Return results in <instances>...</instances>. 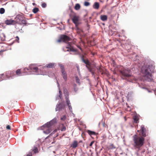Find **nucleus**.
Here are the masks:
<instances>
[{"label":"nucleus","mask_w":156,"mask_h":156,"mask_svg":"<svg viewBox=\"0 0 156 156\" xmlns=\"http://www.w3.org/2000/svg\"><path fill=\"white\" fill-rule=\"evenodd\" d=\"M140 127L142 136H138L136 134L133 137V143L132 145L134 149L137 151L136 154L137 155L138 154V152L141 150V148L144 145L145 141L144 137L146 136V129L144 126L142 125Z\"/></svg>","instance_id":"f257e3e1"},{"label":"nucleus","mask_w":156,"mask_h":156,"mask_svg":"<svg viewBox=\"0 0 156 156\" xmlns=\"http://www.w3.org/2000/svg\"><path fill=\"white\" fill-rule=\"evenodd\" d=\"M15 19V22L20 24L26 25L27 24L25 18L23 14L17 15Z\"/></svg>","instance_id":"f03ea898"},{"label":"nucleus","mask_w":156,"mask_h":156,"mask_svg":"<svg viewBox=\"0 0 156 156\" xmlns=\"http://www.w3.org/2000/svg\"><path fill=\"white\" fill-rule=\"evenodd\" d=\"M149 71H151L150 69H142L141 72L143 74V76L147 78L146 80L147 81H153L151 73Z\"/></svg>","instance_id":"7ed1b4c3"},{"label":"nucleus","mask_w":156,"mask_h":156,"mask_svg":"<svg viewBox=\"0 0 156 156\" xmlns=\"http://www.w3.org/2000/svg\"><path fill=\"white\" fill-rule=\"evenodd\" d=\"M70 38L68 36L64 35H61L59 39L57 40V41L59 43L61 42L62 41L66 43L70 41Z\"/></svg>","instance_id":"20e7f679"},{"label":"nucleus","mask_w":156,"mask_h":156,"mask_svg":"<svg viewBox=\"0 0 156 156\" xmlns=\"http://www.w3.org/2000/svg\"><path fill=\"white\" fill-rule=\"evenodd\" d=\"M80 20V18L79 16L76 15L73 16L72 18L73 22L77 26L79 24V21Z\"/></svg>","instance_id":"39448f33"},{"label":"nucleus","mask_w":156,"mask_h":156,"mask_svg":"<svg viewBox=\"0 0 156 156\" xmlns=\"http://www.w3.org/2000/svg\"><path fill=\"white\" fill-rule=\"evenodd\" d=\"M130 70H126L125 69L122 71H121L122 75L125 77H129L131 76V75L129 73Z\"/></svg>","instance_id":"423d86ee"},{"label":"nucleus","mask_w":156,"mask_h":156,"mask_svg":"<svg viewBox=\"0 0 156 156\" xmlns=\"http://www.w3.org/2000/svg\"><path fill=\"white\" fill-rule=\"evenodd\" d=\"M65 107V105L62 103H59L56 105L55 108V111H60L61 110L63 109Z\"/></svg>","instance_id":"0eeeda50"},{"label":"nucleus","mask_w":156,"mask_h":156,"mask_svg":"<svg viewBox=\"0 0 156 156\" xmlns=\"http://www.w3.org/2000/svg\"><path fill=\"white\" fill-rule=\"evenodd\" d=\"M44 126L46 127L45 128L44 130L43 131V133L46 134H49L52 131V130L51 129V126H46L45 124L44 125Z\"/></svg>","instance_id":"6e6552de"},{"label":"nucleus","mask_w":156,"mask_h":156,"mask_svg":"<svg viewBox=\"0 0 156 156\" xmlns=\"http://www.w3.org/2000/svg\"><path fill=\"white\" fill-rule=\"evenodd\" d=\"M5 23L7 25L14 24L16 23L15 20H6Z\"/></svg>","instance_id":"1a4fd4ad"},{"label":"nucleus","mask_w":156,"mask_h":156,"mask_svg":"<svg viewBox=\"0 0 156 156\" xmlns=\"http://www.w3.org/2000/svg\"><path fill=\"white\" fill-rule=\"evenodd\" d=\"M57 122V120L56 119H54L48 122H47L45 124L46 126H51V125L54 124L56 123Z\"/></svg>","instance_id":"9d476101"},{"label":"nucleus","mask_w":156,"mask_h":156,"mask_svg":"<svg viewBox=\"0 0 156 156\" xmlns=\"http://www.w3.org/2000/svg\"><path fill=\"white\" fill-rule=\"evenodd\" d=\"M66 48H67L68 49L66 50L67 51H75L76 50L73 48V47L71 45V43H69L67 47H66Z\"/></svg>","instance_id":"9b49d317"},{"label":"nucleus","mask_w":156,"mask_h":156,"mask_svg":"<svg viewBox=\"0 0 156 156\" xmlns=\"http://www.w3.org/2000/svg\"><path fill=\"white\" fill-rule=\"evenodd\" d=\"M61 71L63 78L65 80H66L67 79V75L65 69H62Z\"/></svg>","instance_id":"f8f14e48"},{"label":"nucleus","mask_w":156,"mask_h":156,"mask_svg":"<svg viewBox=\"0 0 156 156\" xmlns=\"http://www.w3.org/2000/svg\"><path fill=\"white\" fill-rule=\"evenodd\" d=\"M100 19L103 21H105L107 20L108 17L106 15H101L100 16Z\"/></svg>","instance_id":"ddd939ff"},{"label":"nucleus","mask_w":156,"mask_h":156,"mask_svg":"<svg viewBox=\"0 0 156 156\" xmlns=\"http://www.w3.org/2000/svg\"><path fill=\"white\" fill-rule=\"evenodd\" d=\"M55 64L50 63L46 65V67L48 68H53L55 67Z\"/></svg>","instance_id":"4468645a"},{"label":"nucleus","mask_w":156,"mask_h":156,"mask_svg":"<svg viewBox=\"0 0 156 156\" xmlns=\"http://www.w3.org/2000/svg\"><path fill=\"white\" fill-rule=\"evenodd\" d=\"M147 68H153L155 67L154 63L153 62H151L148 65Z\"/></svg>","instance_id":"2eb2a0df"},{"label":"nucleus","mask_w":156,"mask_h":156,"mask_svg":"<svg viewBox=\"0 0 156 156\" xmlns=\"http://www.w3.org/2000/svg\"><path fill=\"white\" fill-rule=\"evenodd\" d=\"M99 4L98 2H95L93 5V8L95 9H98L99 7Z\"/></svg>","instance_id":"dca6fc26"},{"label":"nucleus","mask_w":156,"mask_h":156,"mask_svg":"<svg viewBox=\"0 0 156 156\" xmlns=\"http://www.w3.org/2000/svg\"><path fill=\"white\" fill-rule=\"evenodd\" d=\"M23 71L22 70H21L20 69H18L17 70H16V74L18 75H20V74L22 73H24L25 72L23 71L24 70H25V69H22Z\"/></svg>","instance_id":"f3484780"},{"label":"nucleus","mask_w":156,"mask_h":156,"mask_svg":"<svg viewBox=\"0 0 156 156\" xmlns=\"http://www.w3.org/2000/svg\"><path fill=\"white\" fill-rule=\"evenodd\" d=\"M78 144L77 141H74L73 143L71 145V147L73 148H76Z\"/></svg>","instance_id":"a211bd4d"},{"label":"nucleus","mask_w":156,"mask_h":156,"mask_svg":"<svg viewBox=\"0 0 156 156\" xmlns=\"http://www.w3.org/2000/svg\"><path fill=\"white\" fill-rule=\"evenodd\" d=\"M66 100L67 104L68 106H69L70 110L71 109H72V108L71 106V103L70 102V101L69 100V98H66Z\"/></svg>","instance_id":"6ab92c4d"},{"label":"nucleus","mask_w":156,"mask_h":156,"mask_svg":"<svg viewBox=\"0 0 156 156\" xmlns=\"http://www.w3.org/2000/svg\"><path fill=\"white\" fill-rule=\"evenodd\" d=\"M82 60L86 65L88 66L90 65V63L89 61L87 59H85L83 57L82 58Z\"/></svg>","instance_id":"aec40b11"},{"label":"nucleus","mask_w":156,"mask_h":156,"mask_svg":"<svg viewBox=\"0 0 156 156\" xmlns=\"http://www.w3.org/2000/svg\"><path fill=\"white\" fill-rule=\"evenodd\" d=\"M133 119L135 123H137L139 122V117L137 115L134 116L133 117Z\"/></svg>","instance_id":"412c9836"},{"label":"nucleus","mask_w":156,"mask_h":156,"mask_svg":"<svg viewBox=\"0 0 156 156\" xmlns=\"http://www.w3.org/2000/svg\"><path fill=\"white\" fill-rule=\"evenodd\" d=\"M87 132L88 134L90 136L92 135H96V133L95 132L91 131L89 130H87Z\"/></svg>","instance_id":"4be33fe9"},{"label":"nucleus","mask_w":156,"mask_h":156,"mask_svg":"<svg viewBox=\"0 0 156 156\" xmlns=\"http://www.w3.org/2000/svg\"><path fill=\"white\" fill-rule=\"evenodd\" d=\"M64 92L65 98H69V94L67 90L66 89L64 90Z\"/></svg>","instance_id":"5701e85b"},{"label":"nucleus","mask_w":156,"mask_h":156,"mask_svg":"<svg viewBox=\"0 0 156 156\" xmlns=\"http://www.w3.org/2000/svg\"><path fill=\"white\" fill-rule=\"evenodd\" d=\"M80 8V5L79 4H76L75 7V9L76 10H79Z\"/></svg>","instance_id":"b1692460"},{"label":"nucleus","mask_w":156,"mask_h":156,"mask_svg":"<svg viewBox=\"0 0 156 156\" xmlns=\"http://www.w3.org/2000/svg\"><path fill=\"white\" fill-rule=\"evenodd\" d=\"M30 68H38L35 64H31L30 66Z\"/></svg>","instance_id":"393cba45"},{"label":"nucleus","mask_w":156,"mask_h":156,"mask_svg":"<svg viewBox=\"0 0 156 156\" xmlns=\"http://www.w3.org/2000/svg\"><path fill=\"white\" fill-rule=\"evenodd\" d=\"M39 11V9L37 8H35L33 9V12L34 13H37L38 11Z\"/></svg>","instance_id":"a878e982"},{"label":"nucleus","mask_w":156,"mask_h":156,"mask_svg":"<svg viewBox=\"0 0 156 156\" xmlns=\"http://www.w3.org/2000/svg\"><path fill=\"white\" fill-rule=\"evenodd\" d=\"M32 151H34V153H37L38 152L37 148L35 147L33 149Z\"/></svg>","instance_id":"bb28decb"},{"label":"nucleus","mask_w":156,"mask_h":156,"mask_svg":"<svg viewBox=\"0 0 156 156\" xmlns=\"http://www.w3.org/2000/svg\"><path fill=\"white\" fill-rule=\"evenodd\" d=\"M66 129V127L63 125L62 124L61 130L62 131H64Z\"/></svg>","instance_id":"cd10ccee"},{"label":"nucleus","mask_w":156,"mask_h":156,"mask_svg":"<svg viewBox=\"0 0 156 156\" xmlns=\"http://www.w3.org/2000/svg\"><path fill=\"white\" fill-rule=\"evenodd\" d=\"M5 10L3 8L0 9V13L1 14H3L5 12Z\"/></svg>","instance_id":"c85d7f7f"},{"label":"nucleus","mask_w":156,"mask_h":156,"mask_svg":"<svg viewBox=\"0 0 156 156\" xmlns=\"http://www.w3.org/2000/svg\"><path fill=\"white\" fill-rule=\"evenodd\" d=\"M75 79L76 83H78L80 84V80L77 76L75 77Z\"/></svg>","instance_id":"c756f323"},{"label":"nucleus","mask_w":156,"mask_h":156,"mask_svg":"<svg viewBox=\"0 0 156 156\" xmlns=\"http://www.w3.org/2000/svg\"><path fill=\"white\" fill-rule=\"evenodd\" d=\"M90 3L89 2H85L84 3V5L85 6H87L89 5Z\"/></svg>","instance_id":"7c9ffc66"},{"label":"nucleus","mask_w":156,"mask_h":156,"mask_svg":"<svg viewBox=\"0 0 156 156\" xmlns=\"http://www.w3.org/2000/svg\"><path fill=\"white\" fill-rule=\"evenodd\" d=\"M47 5L45 2L41 4V6L43 8H45L46 6Z\"/></svg>","instance_id":"2f4dec72"},{"label":"nucleus","mask_w":156,"mask_h":156,"mask_svg":"<svg viewBox=\"0 0 156 156\" xmlns=\"http://www.w3.org/2000/svg\"><path fill=\"white\" fill-rule=\"evenodd\" d=\"M57 131L56 129L54 130L52 133L51 134H50L48 136V137H50V136L53 133H55Z\"/></svg>","instance_id":"473e14b6"},{"label":"nucleus","mask_w":156,"mask_h":156,"mask_svg":"<svg viewBox=\"0 0 156 156\" xmlns=\"http://www.w3.org/2000/svg\"><path fill=\"white\" fill-rule=\"evenodd\" d=\"M66 118V115H64L62 116V117L61 118V120H65Z\"/></svg>","instance_id":"72a5a7b5"},{"label":"nucleus","mask_w":156,"mask_h":156,"mask_svg":"<svg viewBox=\"0 0 156 156\" xmlns=\"http://www.w3.org/2000/svg\"><path fill=\"white\" fill-rule=\"evenodd\" d=\"M59 67L60 68H64V66L62 64H59Z\"/></svg>","instance_id":"f704fd0d"},{"label":"nucleus","mask_w":156,"mask_h":156,"mask_svg":"<svg viewBox=\"0 0 156 156\" xmlns=\"http://www.w3.org/2000/svg\"><path fill=\"white\" fill-rule=\"evenodd\" d=\"M110 147L112 148H115V147L114 146V145L113 144H111L110 146Z\"/></svg>","instance_id":"c9c22d12"},{"label":"nucleus","mask_w":156,"mask_h":156,"mask_svg":"<svg viewBox=\"0 0 156 156\" xmlns=\"http://www.w3.org/2000/svg\"><path fill=\"white\" fill-rule=\"evenodd\" d=\"M6 128L7 129L9 130H10L11 129V127L9 125H7L6 127Z\"/></svg>","instance_id":"e433bc0d"},{"label":"nucleus","mask_w":156,"mask_h":156,"mask_svg":"<svg viewBox=\"0 0 156 156\" xmlns=\"http://www.w3.org/2000/svg\"><path fill=\"white\" fill-rule=\"evenodd\" d=\"M16 40L18 42H19V37H18V36H17L16 37Z\"/></svg>","instance_id":"4c0bfd02"},{"label":"nucleus","mask_w":156,"mask_h":156,"mask_svg":"<svg viewBox=\"0 0 156 156\" xmlns=\"http://www.w3.org/2000/svg\"><path fill=\"white\" fill-rule=\"evenodd\" d=\"M94 141H92L90 144V146H91L92 144H93Z\"/></svg>","instance_id":"58836bf2"},{"label":"nucleus","mask_w":156,"mask_h":156,"mask_svg":"<svg viewBox=\"0 0 156 156\" xmlns=\"http://www.w3.org/2000/svg\"><path fill=\"white\" fill-rule=\"evenodd\" d=\"M27 156H32V154L31 153H29L27 155Z\"/></svg>","instance_id":"ea45409f"},{"label":"nucleus","mask_w":156,"mask_h":156,"mask_svg":"<svg viewBox=\"0 0 156 156\" xmlns=\"http://www.w3.org/2000/svg\"><path fill=\"white\" fill-rule=\"evenodd\" d=\"M145 151V149H143L141 151V153H144V152Z\"/></svg>","instance_id":"a19ab883"},{"label":"nucleus","mask_w":156,"mask_h":156,"mask_svg":"<svg viewBox=\"0 0 156 156\" xmlns=\"http://www.w3.org/2000/svg\"><path fill=\"white\" fill-rule=\"evenodd\" d=\"M59 98H61L62 97V94L60 93V94H59Z\"/></svg>","instance_id":"79ce46f5"},{"label":"nucleus","mask_w":156,"mask_h":156,"mask_svg":"<svg viewBox=\"0 0 156 156\" xmlns=\"http://www.w3.org/2000/svg\"><path fill=\"white\" fill-rule=\"evenodd\" d=\"M34 70H35V71L37 70L38 69H33Z\"/></svg>","instance_id":"37998d69"},{"label":"nucleus","mask_w":156,"mask_h":156,"mask_svg":"<svg viewBox=\"0 0 156 156\" xmlns=\"http://www.w3.org/2000/svg\"><path fill=\"white\" fill-rule=\"evenodd\" d=\"M59 94H60V93L62 94V92L60 90L59 91Z\"/></svg>","instance_id":"c03bdc74"},{"label":"nucleus","mask_w":156,"mask_h":156,"mask_svg":"<svg viewBox=\"0 0 156 156\" xmlns=\"http://www.w3.org/2000/svg\"><path fill=\"white\" fill-rule=\"evenodd\" d=\"M112 63H114V60H112Z\"/></svg>","instance_id":"a18cd8bd"},{"label":"nucleus","mask_w":156,"mask_h":156,"mask_svg":"<svg viewBox=\"0 0 156 156\" xmlns=\"http://www.w3.org/2000/svg\"><path fill=\"white\" fill-rule=\"evenodd\" d=\"M2 52V51H0V55L1 54Z\"/></svg>","instance_id":"49530a36"},{"label":"nucleus","mask_w":156,"mask_h":156,"mask_svg":"<svg viewBox=\"0 0 156 156\" xmlns=\"http://www.w3.org/2000/svg\"><path fill=\"white\" fill-rule=\"evenodd\" d=\"M26 70L27 71H28V70H29V69H26Z\"/></svg>","instance_id":"de8ad7c7"},{"label":"nucleus","mask_w":156,"mask_h":156,"mask_svg":"<svg viewBox=\"0 0 156 156\" xmlns=\"http://www.w3.org/2000/svg\"><path fill=\"white\" fill-rule=\"evenodd\" d=\"M89 69L90 71H91V69Z\"/></svg>","instance_id":"09e8293b"},{"label":"nucleus","mask_w":156,"mask_h":156,"mask_svg":"<svg viewBox=\"0 0 156 156\" xmlns=\"http://www.w3.org/2000/svg\"><path fill=\"white\" fill-rule=\"evenodd\" d=\"M74 90H75V91H77V90H76V89H74Z\"/></svg>","instance_id":"8fccbe9b"},{"label":"nucleus","mask_w":156,"mask_h":156,"mask_svg":"<svg viewBox=\"0 0 156 156\" xmlns=\"http://www.w3.org/2000/svg\"><path fill=\"white\" fill-rule=\"evenodd\" d=\"M1 142L0 141V146L1 145Z\"/></svg>","instance_id":"3c124183"},{"label":"nucleus","mask_w":156,"mask_h":156,"mask_svg":"<svg viewBox=\"0 0 156 156\" xmlns=\"http://www.w3.org/2000/svg\"><path fill=\"white\" fill-rule=\"evenodd\" d=\"M33 5H34V3H33Z\"/></svg>","instance_id":"603ef678"},{"label":"nucleus","mask_w":156,"mask_h":156,"mask_svg":"<svg viewBox=\"0 0 156 156\" xmlns=\"http://www.w3.org/2000/svg\"><path fill=\"white\" fill-rule=\"evenodd\" d=\"M65 51H66V50H64Z\"/></svg>","instance_id":"864d4df0"}]
</instances>
